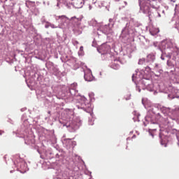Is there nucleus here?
Listing matches in <instances>:
<instances>
[{
	"label": "nucleus",
	"mask_w": 179,
	"mask_h": 179,
	"mask_svg": "<svg viewBox=\"0 0 179 179\" xmlns=\"http://www.w3.org/2000/svg\"><path fill=\"white\" fill-rule=\"evenodd\" d=\"M178 54H179V49H178V48H177V47L172 48L171 49V52H169V53H168V57L169 58H171V57H173V58H176V57L177 55H178Z\"/></svg>",
	"instance_id": "obj_1"
},
{
	"label": "nucleus",
	"mask_w": 179,
	"mask_h": 179,
	"mask_svg": "<svg viewBox=\"0 0 179 179\" xmlns=\"http://www.w3.org/2000/svg\"><path fill=\"white\" fill-rule=\"evenodd\" d=\"M84 78L87 82H92V80H93V75L92 74V71H85Z\"/></svg>",
	"instance_id": "obj_2"
},
{
	"label": "nucleus",
	"mask_w": 179,
	"mask_h": 179,
	"mask_svg": "<svg viewBox=\"0 0 179 179\" xmlns=\"http://www.w3.org/2000/svg\"><path fill=\"white\" fill-rule=\"evenodd\" d=\"M84 1L83 0H73V6L77 9H80L83 6Z\"/></svg>",
	"instance_id": "obj_3"
},
{
	"label": "nucleus",
	"mask_w": 179,
	"mask_h": 179,
	"mask_svg": "<svg viewBox=\"0 0 179 179\" xmlns=\"http://www.w3.org/2000/svg\"><path fill=\"white\" fill-rule=\"evenodd\" d=\"M57 20H60V23L64 24V23H66V21L69 20V18L65 15H61L57 17Z\"/></svg>",
	"instance_id": "obj_4"
},
{
	"label": "nucleus",
	"mask_w": 179,
	"mask_h": 179,
	"mask_svg": "<svg viewBox=\"0 0 179 179\" xmlns=\"http://www.w3.org/2000/svg\"><path fill=\"white\" fill-rule=\"evenodd\" d=\"M159 31L160 30L159 28H153L152 29H150V33L152 36H156Z\"/></svg>",
	"instance_id": "obj_5"
},
{
	"label": "nucleus",
	"mask_w": 179,
	"mask_h": 179,
	"mask_svg": "<svg viewBox=\"0 0 179 179\" xmlns=\"http://www.w3.org/2000/svg\"><path fill=\"white\" fill-rule=\"evenodd\" d=\"M148 62H153L156 59V57L154 55L150 54L147 56Z\"/></svg>",
	"instance_id": "obj_6"
},
{
	"label": "nucleus",
	"mask_w": 179,
	"mask_h": 179,
	"mask_svg": "<svg viewBox=\"0 0 179 179\" xmlns=\"http://www.w3.org/2000/svg\"><path fill=\"white\" fill-rule=\"evenodd\" d=\"M71 20H73L76 23L78 22H79V20H80V19L77 18L76 17H73L71 18Z\"/></svg>",
	"instance_id": "obj_7"
},
{
	"label": "nucleus",
	"mask_w": 179,
	"mask_h": 179,
	"mask_svg": "<svg viewBox=\"0 0 179 179\" xmlns=\"http://www.w3.org/2000/svg\"><path fill=\"white\" fill-rule=\"evenodd\" d=\"M144 3H145V6H147V8H149V6H150V0H147L144 2Z\"/></svg>",
	"instance_id": "obj_8"
},
{
	"label": "nucleus",
	"mask_w": 179,
	"mask_h": 179,
	"mask_svg": "<svg viewBox=\"0 0 179 179\" xmlns=\"http://www.w3.org/2000/svg\"><path fill=\"white\" fill-rule=\"evenodd\" d=\"M168 97L170 100H173V99H174V96L171 95V94H169Z\"/></svg>",
	"instance_id": "obj_9"
},
{
	"label": "nucleus",
	"mask_w": 179,
	"mask_h": 179,
	"mask_svg": "<svg viewBox=\"0 0 179 179\" xmlns=\"http://www.w3.org/2000/svg\"><path fill=\"white\" fill-rule=\"evenodd\" d=\"M148 17H149L150 21L152 22V17H153V16L152 15L149 14Z\"/></svg>",
	"instance_id": "obj_10"
},
{
	"label": "nucleus",
	"mask_w": 179,
	"mask_h": 179,
	"mask_svg": "<svg viewBox=\"0 0 179 179\" xmlns=\"http://www.w3.org/2000/svg\"><path fill=\"white\" fill-rule=\"evenodd\" d=\"M80 51H83V46H81V47L80 48Z\"/></svg>",
	"instance_id": "obj_11"
},
{
	"label": "nucleus",
	"mask_w": 179,
	"mask_h": 179,
	"mask_svg": "<svg viewBox=\"0 0 179 179\" xmlns=\"http://www.w3.org/2000/svg\"><path fill=\"white\" fill-rule=\"evenodd\" d=\"M48 27H49V25H45L46 29H48Z\"/></svg>",
	"instance_id": "obj_12"
},
{
	"label": "nucleus",
	"mask_w": 179,
	"mask_h": 179,
	"mask_svg": "<svg viewBox=\"0 0 179 179\" xmlns=\"http://www.w3.org/2000/svg\"><path fill=\"white\" fill-rule=\"evenodd\" d=\"M50 27L54 28V24H50Z\"/></svg>",
	"instance_id": "obj_13"
},
{
	"label": "nucleus",
	"mask_w": 179,
	"mask_h": 179,
	"mask_svg": "<svg viewBox=\"0 0 179 179\" xmlns=\"http://www.w3.org/2000/svg\"><path fill=\"white\" fill-rule=\"evenodd\" d=\"M145 69H150V67L147 66Z\"/></svg>",
	"instance_id": "obj_14"
},
{
	"label": "nucleus",
	"mask_w": 179,
	"mask_h": 179,
	"mask_svg": "<svg viewBox=\"0 0 179 179\" xmlns=\"http://www.w3.org/2000/svg\"><path fill=\"white\" fill-rule=\"evenodd\" d=\"M48 114H51V112H50V111H49V112H48Z\"/></svg>",
	"instance_id": "obj_15"
},
{
	"label": "nucleus",
	"mask_w": 179,
	"mask_h": 179,
	"mask_svg": "<svg viewBox=\"0 0 179 179\" xmlns=\"http://www.w3.org/2000/svg\"><path fill=\"white\" fill-rule=\"evenodd\" d=\"M0 135H2V132L0 131Z\"/></svg>",
	"instance_id": "obj_16"
},
{
	"label": "nucleus",
	"mask_w": 179,
	"mask_h": 179,
	"mask_svg": "<svg viewBox=\"0 0 179 179\" xmlns=\"http://www.w3.org/2000/svg\"><path fill=\"white\" fill-rule=\"evenodd\" d=\"M132 78L134 79V75L132 76Z\"/></svg>",
	"instance_id": "obj_17"
},
{
	"label": "nucleus",
	"mask_w": 179,
	"mask_h": 179,
	"mask_svg": "<svg viewBox=\"0 0 179 179\" xmlns=\"http://www.w3.org/2000/svg\"><path fill=\"white\" fill-rule=\"evenodd\" d=\"M139 64H141V60L139 61Z\"/></svg>",
	"instance_id": "obj_18"
},
{
	"label": "nucleus",
	"mask_w": 179,
	"mask_h": 179,
	"mask_svg": "<svg viewBox=\"0 0 179 179\" xmlns=\"http://www.w3.org/2000/svg\"><path fill=\"white\" fill-rule=\"evenodd\" d=\"M103 47H104V45H102V48H103Z\"/></svg>",
	"instance_id": "obj_19"
}]
</instances>
